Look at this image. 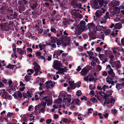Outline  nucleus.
<instances>
[{
  "label": "nucleus",
  "instance_id": "obj_1",
  "mask_svg": "<svg viewBox=\"0 0 124 124\" xmlns=\"http://www.w3.org/2000/svg\"><path fill=\"white\" fill-rule=\"evenodd\" d=\"M51 38L52 39L51 40V42L47 43L46 45H49L52 48H55L56 47V46L55 44L54 43H56V40H57V38H54L52 37H51Z\"/></svg>",
  "mask_w": 124,
  "mask_h": 124
},
{
  "label": "nucleus",
  "instance_id": "obj_2",
  "mask_svg": "<svg viewBox=\"0 0 124 124\" xmlns=\"http://www.w3.org/2000/svg\"><path fill=\"white\" fill-rule=\"evenodd\" d=\"M107 69L108 73L109 76H110L112 78H113L115 76V73L113 72V69L111 68L109 65L107 66L106 69Z\"/></svg>",
  "mask_w": 124,
  "mask_h": 124
},
{
  "label": "nucleus",
  "instance_id": "obj_3",
  "mask_svg": "<svg viewBox=\"0 0 124 124\" xmlns=\"http://www.w3.org/2000/svg\"><path fill=\"white\" fill-rule=\"evenodd\" d=\"M62 65L61 62L57 60H56L53 62V67L55 69L58 70Z\"/></svg>",
  "mask_w": 124,
  "mask_h": 124
},
{
  "label": "nucleus",
  "instance_id": "obj_4",
  "mask_svg": "<svg viewBox=\"0 0 124 124\" xmlns=\"http://www.w3.org/2000/svg\"><path fill=\"white\" fill-rule=\"evenodd\" d=\"M106 82L108 83L109 84H111L112 85H114L116 83L117 81L116 80H114V78H110L108 76L106 78Z\"/></svg>",
  "mask_w": 124,
  "mask_h": 124
},
{
  "label": "nucleus",
  "instance_id": "obj_5",
  "mask_svg": "<svg viewBox=\"0 0 124 124\" xmlns=\"http://www.w3.org/2000/svg\"><path fill=\"white\" fill-rule=\"evenodd\" d=\"M46 85V86L47 89H51L55 85L54 83L52 81H48L45 83Z\"/></svg>",
  "mask_w": 124,
  "mask_h": 124
},
{
  "label": "nucleus",
  "instance_id": "obj_6",
  "mask_svg": "<svg viewBox=\"0 0 124 124\" xmlns=\"http://www.w3.org/2000/svg\"><path fill=\"white\" fill-rule=\"evenodd\" d=\"M105 11V10L102 8L101 9L97 10L95 13V15L97 17H99L101 16L102 14L104 13Z\"/></svg>",
  "mask_w": 124,
  "mask_h": 124
},
{
  "label": "nucleus",
  "instance_id": "obj_7",
  "mask_svg": "<svg viewBox=\"0 0 124 124\" xmlns=\"http://www.w3.org/2000/svg\"><path fill=\"white\" fill-rule=\"evenodd\" d=\"M23 96L24 98H27L29 100L30 98L32 96V94L31 90H29L26 93H24L23 94Z\"/></svg>",
  "mask_w": 124,
  "mask_h": 124
},
{
  "label": "nucleus",
  "instance_id": "obj_8",
  "mask_svg": "<svg viewBox=\"0 0 124 124\" xmlns=\"http://www.w3.org/2000/svg\"><path fill=\"white\" fill-rule=\"evenodd\" d=\"M67 69L66 67L61 68L58 70V71L56 72V73L60 75L64 74V72H67Z\"/></svg>",
  "mask_w": 124,
  "mask_h": 124
},
{
  "label": "nucleus",
  "instance_id": "obj_9",
  "mask_svg": "<svg viewBox=\"0 0 124 124\" xmlns=\"http://www.w3.org/2000/svg\"><path fill=\"white\" fill-rule=\"evenodd\" d=\"M111 65L112 67H115L116 68H119L121 67L120 62L119 61H117L115 62H112Z\"/></svg>",
  "mask_w": 124,
  "mask_h": 124
},
{
  "label": "nucleus",
  "instance_id": "obj_10",
  "mask_svg": "<svg viewBox=\"0 0 124 124\" xmlns=\"http://www.w3.org/2000/svg\"><path fill=\"white\" fill-rule=\"evenodd\" d=\"M85 22L84 21H82L78 25V28L81 30L83 31L85 28Z\"/></svg>",
  "mask_w": 124,
  "mask_h": 124
},
{
  "label": "nucleus",
  "instance_id": "obj_11",
  "mask_svg": "<svg viewBox=\"0 0 124 124\" xmlns=\"http://www.w3.org/2000/svg\"><path fill=\"white\" fill-rule=\"evenodd\" d=\"M115 102V99L113 98H111L108 99V100H107L105 101L103 103V105H106V104H109L110 103L112 104H114Z\"/></svg>",
  "mask_w": 124,
  "mask_h": 124
},
{
  "label": "nucleus",
  "instance_id": "obj_12",
  "mask_svg": "<svg viewBox=\"0 0 124 124\" xmlns=\"http://www.w3.org/2000/svg\"><path fill=\"white\" fill-rule=\"evenodd\" d=\"M33 65L34 66V68L35 72H38L40 70V66L38 65L36 62H34L33 63Z\"/></svg>",
  "mask_w": 124,
  "mask_h": 124
},
{
  "label": "nucleus",
  "instance_id": "obj_13",
  "mask_svg": "<svg viewBox=\"0 0 124 124\" xmlns=\"http://www.w3.org/2000/svg\"><path fill=\"white\" fill-rule=\"evenodd\" d=\"M111 5L113 7L118 6L120 4V2L116 0H113L111 2Z\"/></svg>",
  "mask_w": 124,
  "mask_h": 124
},
{
  "label": "nucleus",
  "instance_id": "obj_14",
  "mask_svg": "<svg viewBox=\"0 0 124 124\" xmlns=\"http://www.w3.org/2000/svg\"><path fill=\"white\" fill-rule=\"evenodd\" d=\"M89 70L86 68H84L81 71L80 73L81 75L83 76L86 75L87 74Z\"/></svg>",
  "mask_w": 124,
  "mask_h": 124
},
{
  "label": "nucleus",
  "instance_id": "obj_15",
  "mask_svg": "<svg viewBox=\"0 0 124 124\" xmlns=\"http://www.w3.org/2000/svg\"><path fill=\"white\" fill-rule=\"evenodd\" d=\"M1 93L2 94V96L3 99H6L7 98V94H8V93L5 92L4 89L1 90Z\"/></svg>",
  "mask_w": 124,
  "mask_h": 124
},
{
  "label": "nucleus",
  "instance_id": "obj_16",
  "mask_svg": "<svg viewBox=\"0 0 124 124\" xmlns=\"http://www.w3.org/2000/svg\"><path fill=\"white\" fill-rule=\"evenodd\" d=\"M17 51L20 55L26 53V50L25 49H22L19 48H17Z\"/></svg>",
  "mask_w": 124,
  "mask_h": 124
},
{
  "label": "nucleus",
  "instance_id": "obj_17",
  "mask_svg": "<svg viewBox=\"0 0 124 124\" xmlns=\"http://www.w3.org/2000/svg\"><path fill=\"white\" fill-rule=\"evenodd\" d=\"M9 16H8V17L10 19H15L16 18L17 16V14L16 12H14L13 13L9 14Z\"/></svg>",
  "mask_w": 124,
  "mask_h": 124
},
{
  "label": "nucleus",
  "instance_id": "obj_18",
  "mask_svg": "<svg viewBox=\"0 0 124 124\" xmlns=\"http://www.w3.org/2000/svg\"><path fill=\"white\" fill-rule=\"evenodd\" d=\"M98 57L101 60L107 59V55L105 54H100L99 53L98 55Z\"/></svg>",
  "mask_w": 124,
  "mask_h": 124
},
{
  "label": "nucleus",
  "instance_id": "obj_19",
  "mask_svg": "<svg viewBox=\"0 0 124 124\" xmlns=\"http://www.w3.org/2000/svg\"><path fill=\"white\" fill-rule=\"evenodd\" d=\"M113 92V91L111 90L107 91L106 94H105L103 97L104 98H107L108 97H109V96L112 95V93Z\"/></svg>",
  "mask_w": 124,
  "mask_h": 124
},
{
  "label": "nucleus",
  "instance_id": "obj_20",
  "mask_svg": "<svg viewBox=\"0 0 124 124\" xmlns=\"http://www.w3.org/2000/svg\"><path fill=\"white\" fill-rule=\"evenodd\" d=\"M74 81H68V83L70 85V88L72 89H74L76 87L75 84L74 83Z\"/></svg>",
  "mask_w": 124,
  "mask_h": 124
},
{
  "label": "nucleus",
  "instance_id": "obj_21",
  "mask_svg": "<svg viewBox=\"0 0 124 124\" xmlns=\"http://www.w3.org/2000/svg\"><path fill=\"white\" fill-rule=\"evenodd\" d=\"M71 100L70 97H69L66 98H63V101L65 103L70 102Z\"/></svg>",
  "mask_w": 124,
  "mask_h": 124
},
{
  "label": "nucleus",
  "instance_id": "obj_22",
  "mask_svg": "<svg viewBox=\"0 0 124 124\" xmlns=\"http://www.w3.org/2000/svg\"><path fill=\"white\" fill-rule=\"evenodd\" d=\"M103 31L105 32V34L107 35H108L110 33V30L108 29H107L106 27H104Z\"/></svg>",
  "mask_w": 124,
  "mask_h": 124
},
{
  "label": "nucleus",
  "instance_id": "obj_23",
  "mask_svg": "<svg viewBox=\"0 0 124 124\" xmlns=\"http://www.w3.org/2000/svg\"><path fill=\"white\" fill-rule=\"evenodd\" d=\"M7 9L5 6H3L0 9V13H5L7 11Z\"/></svg>",
  "mask_w": 124,
  "mask_h": 124
},
{
  "label": "nucleus",
  "instance_id": "obj_24",
  "mask_svg": "<svg viewBox=\"0 0 124 124\" xmlns=\"http://www.w3.org/2000/svg\"><path fill=\"white\" fill-rule=\"evenodd\" d=\"M122 27V25L120 23H117L115 25V28L117 29H120Z\"/></svg>",
  "mask_w": 124,
  "mask_h": 124
},
{
  "label": "nucleus",
  "instance_id": "obj_25",
  "mask_svg": "<svg viewBox=\"0 0 124 124\" xmlns=\"http://www.w3.org/2000/svg\"><path fill=\"white\" fill-rule=\"evenodd\" d=\"M100 7L98 6V3H95L92 6V8L95 9H99L100 8Z\"/></svg>",
  "mask_w": 124,
  "mask_h": 124
},
{
  "label": "nucleus",
  "instance_id": "obj_26",
  "mask_svg": "<svg viewBox=\"0 0 124 124\" xmlns=\"http://www.w3.org/2000/svg\"><path fill=\"white\" fill-rule=\"evenodd\" d=\"M124 86V85H123V84L121 83L120 84L119 83H117L116 85V87L118 90H119L121 89L122 86Z\"/></svg>",
  "mask_w": 124,
  "mask_h": 124
},
{
  "label": "nucleus",
  "instance_id": "obj_27",
  "mask_svg": "<svg viewBox=\"0 0 124 124\" xmlns=\"http://www.w3.org/2000/svg\"><path fill=\"white\" fill-rule=\"evenodd\" d=\"M46 45H47L46 44V45L44 44H41V43H39V46L40 48L39 50H41L44 49Z\"/></svg>",
  "mask_w": 124,
  "mask_h": 124
},
{
  "label": "nucleus",
  "instance_id": "obj_28",
  "mask_svg": "<svg viewBox=\"0 0 124 124\" xmlns=\"http://www.w3.org/2000/svg\"><path fill=\"white\" fill-rule=\"evenodd\" d=\"M120 10L118 8V7H116L114 8L113 11V13L115 14H116L117 13L119 12Z\"/></svg>",
  "mask_w": 124,
  "mask_h": 124
},
{
  "label": "nucleus",
  "instance_id": "obj_29",
  "mask_svg": "<svg viewBox=\"0 0 124 124\" xmlns=\"http://www.w3.org/2000/svg\"><path fill=\"white\" fill-rule=\"evenodd\" d=\"M63 52L64 51L62 50H58L54 52L57 55L59 56L61 54H62Z\"/></svg>",
  "mask_w": 124,
  "mask_h": 124
},
{
  "label": "nucleus",
  "instance_id": "obj_30",
  "mask_svg": "<svg viewBox=\"0 0 124 124\" xmlns=\"http://www.w3.org/2000/svg\"><path fill=\"white\" fill-rule=\"evenodd\" d=\"M31 6L32 9L34 10L37 8V4L36 2H35L34 4H31Z\"/></svg>",
  "mask_w": 124,
  "mask_h": 124
},
{
  "label": "nucleus",
  "instance_id": "obj_31",
  "mask_svg": "<svg viewBox=\"0 0 124 124\" xmlns=\"http://www.w3.org/2000/svg\"><path fill=\"white\" fill-rule=\"evenodd\" d=\"M104 29V27L102 26H101L99 25H98L96 26V30L100 31L102 29Z\"/></svg>",
  "mask_w": 124,
  "mask_h": 124
},
{
  "label": "nucleus",
  "instance_id": "obj_32",
  "mask_svg": "<svg viewBox=\"0 0 124 124\" xmlns=\"http://www.w3.org/2000/svg\"><path fill=\"white\" fill-rule=\"evenodd\" d=\"M97 80V79L95 78H94L93 76L92 77V78H89L88 81L90 82H95Z\"/></svg>",
  "mask_w": 124,
  "mask_h": 124
},
{
  "label": "nucleus",
  "instance_id": "obj_33",
  "mask_svg": "<svg viewBox=\"0 0 124 124\" xmlns=\"http://www.w3.org/2000/svg\"><path fill=\"white\" fill-rule=\"evenodd\" d=\"M67 96V93L65 92H63L60 93V94L59 95V96H61L62 97L65 98Z\"/></svg>",
  "mask_w": 124,
  "mask_h": 124
},
{
  "label": "nucleus",
  "instance_id": "obj_34",
  "mask_svg": "<svg viewBox=\"0 0 124 124\" xmlns=\"http://www.w3.org/2000/svg\"><path fill=\"white\" fill-rule=\"evenodd\" d=\"M38 106H36L35 107V109L34 111V115L37 116L40 113V111H39V112H37V109Z\"/></svg>",
  "mask_w": 124,
  "mask_h": 124
},
{
  "label": "nucleus",
  "instance_id": "obj_35",
  "mask_svg": "<svg viewBox=\"0 0 124 124\" xmlns=\"http://www.w3.org/2000/svg\"><path fill=\"white\" fill-rule=\"evenodd\" d=\"M107 22L106 19L104 17L102 18L100 21V23L102 24L103 23H105Z\"/></svg>",
  "mask_w": 124,
  "mask_h": 124
},
{
  "label": "nucleus",
  "instance_id": "obj_36",
  "mask_svg": "<svg viewBox=\"0 0 124 124\" xmlns=\"http://www.w3.org/2000/svg\"><path fill=\"white\" fill-rule=\"evenodd\" d=\"M38 107L39 108V111H40V113L41 112H42L43 113H44L45 111V108H44V107H40L39 106Z\"/></svg>",
  "mask_w": 124,
  "mask_h": 124
},
{
  "label": "nucleus",
  "instance_id": "obj_37",
  "mask_svg": "<svg viewBox=\"0 0 124 124\" xmlns=\"http://www.w3.org/2000/svg\"><path fill=\"white\" fill-rule=\"evenodd\" d=\"M62 99L60 97L58 99H56L55 100V102L57 104L60 103L62 101Z\"/></svg>",
  "mask_w": 124,
  "mask_h": 124
},
{
  "label": "nucleus",
  "instance_id": "obj_38",
  "mask_svg": "<svg viewBox=\"0 0 124 124\" xmlns=\"http://www.w3.org/2000/svg\"><path fill=\"white\" fill-rule=\"evenodd\" d=\"M71 14L73 18H76L77 16V13L76 11H72L71 12Z\"/></svg>",
  "mask_w": 124,
  "mask_h": 124
},
{
  "label": "nucleus",
  "instance_id": "obj_39",
  "mask_svg": "<svg viewBox=\"0 0 124 124\" xmlns=\"http://www.w3.org/2000/svg\"><path fill=\"white\" fill-rule=\"evenodd\" d=\"M89 43L87 42V44H85L84 45V47L85 49H88L89 48Z\"/></svg>",
  "mask_w": 124,
  "mask_h": 124
},
{
  "label": "nucleus",
  "instance_id": "obj_40",
  "mask_svg": "<svg viewBox=\"0 0 124 124\" xmlns=\"http://www.w3.org/2000/svg\"><path fill=\"white\" fill-rule=\"evenodd\" d=\"M104 17L107 20L108 19L110 18V16L109 14V13L107 12H106V15L104 16Z\"/></svg>",
  "mask_w": 124,
  "mask_h": 124
},
{
  "label": "nucleus",
  "instance_id": "obj_41",
  "mask_svg": "<svg viewBox=\"0 0 124 124\" xmlns=\"http://www.w3.org/2000/svg\"><path fill=\"white\" fill-rule=\"evenodd\" d=\"M99 3V5L102 6L103 5V3H104L105 0H98Z\"/></svg>",
  "mask_w": 124,
  "mask_h": 124
},
{
  "label": "nucleus",
  "instance_id": "obj_42",
  "mask_svg": "<svg viewBox=\"0 0 124 124\" xmlns=\"http://www.w3.org/2000/svg\"><path fill=\"white\" fill-rule=\"evenodd\" d=\"M46 102H41V104L39 105V106L40 107H42V106H43V107H44V108H45L46 107Z\"/></svg>",
  "mask_w": 124,
  "mask_h": 124
},
{
  "label": "nucleus",
  "instance_id": "obj_43",
  "mask_svg": "<svg viewBox=\"0 0 124 124\" xmlns=\"http://www.w3.org/2000/svg\"><path fill=\"white\" fill-rule=\"evenodd\" d=\"M15 66V65H11L10 64H9L7 66L6 68L13 69Z\"/></svg>",
  "mask_w": 124,
  "mask_h": 124
},
{
  "label": "nucleus",
  "instance_id": "obj_44",
  "mask_svg": "<svg viewBox=\"0 0 124 124\" xmlns=\"http://www.w3.org/2000/svg\"><path fill=\"white\" fill-rule=\"evenodd\" d=\"M62 42V40H57V41L56 44L58 45V47H59V46L61 45Z\"/></svg>",
  "mask_w": 124,
  "mask_h": 124
},
{
  "label": "nucleus",
  "instance_id": "obj_45",
  "mask_svg": "<svg viewBox=\"0 0 124 124\" xmlns=\"http://www.w3.org/2000/svg\"><path fill=\"white\" fill-rule=\"evenodd\" d=\"M74 8L78 7V8H80L81 7V5L80 3H78L74 5Z\"/></svg>",
  "mask_w": 124,
  "mask_h": 124
},
{
  "label": "nucleus",
  "instance_id": "obj_46",
  "mask_svg": "<svg viewBox=\"0 0 124 124\" xmlns=\"http://www.w3.org/2000/svg\"><path fill=\"white\" fill-rule=\"evenodd\" d=\"M102 89L104 91H105L106 89H108L109 88L108 86V85H104L102 87Z\"/></svg>",
  "mask_w": 124,
  "mask_h": 124
},
{
  "label": "nucleus",
  "instance_id": "obj_47",
  "mask_svg": "<svg viewBox=\"0 0 124 124\" xmlns=\"http://www.w3.org/2000/svg\"><path fill=\"white\" fill-rule=\"evenodd\" d=\"M78 119L79 120H82V118L83 117V115L81 114H79L78 115Z\"/></svg>",
  "mask_w": 124,
  "mask_h": 124
},
{
  "label": "nucleus",
  "instance_id": "obj_48",
  "mask_svg": "<svg viewBox=\"0 0 124 124\" xmlns=\"http://www.w3.org/2000/svg\"><path fill=\"white\" fill-rule=\"evenodd\" d=\"M14 115V113L13 112H10L8 113L7 114V116L8 117H10L12 116L13 115Z\"/></svg>",
  "mask_w": 124,
  "mask_h": 124
},
{
  "label": "nucleus",
  "instance_id": "obj_49",
  "mask_svg": "<svg viewBox=\"0 0 124 124\" xmlns=\"http://www.w3.org/2000/svg\"><path fill=\"white\" fill-rule=\"evenodd\" d=\"M87 53L88 54L89 56H92L94 55V54L91 51H87Z\"/></svg>",
  "mask_w": 124,
  "mask_h": 124
},
{
  "label": "nucleus",
  "instance_id": "obj_50",
  "mask_svg": "<svg viewBox=\"0 0 124 124\" xmlns=\"http://www.w3.org/2000/svg\"><path fill=\"white\" fill-rule=\"evenodd\" d=\"M76 94L78 96H79L82 94V93L80 90H78L76 92Z\"/></svg>",
  "mask_w": 124,
  "mask_h": 124
},
{
  "label": "nucleus",
  "instance_id": "obj_51",
  "mask_svg": "<svg viewBox=\"0 0 124 124\" xmlns=\"http://www.w3.org/2000/svg\"><path fill=\"white\" fill-rule=\"evenodd\" d=\"M111 112L112 113L115 114L117 113V110L116 109H112L111 110Z\"/></svg>",
  "mask_w": 124,
  "mask_h": 124
},
{
  "label": "nucleus",
  "instance_id": "obj_52",
  "mask_svg": "<svg viewBox=\"0 0 124 124\" xmlns=\"http://www.w3.org/2000/svg\"><path fill=\"white\" fill-rule=\"evenodd\" d=\"M88 28L90 29L91 27L94 26L93 24L92 23H88Z\"/></svg>",
  "mask_w": 124,
  "mask_h": 124
},
{
  "label": "nucleus",
  "instance_id": "obj_53",
  "mask_svg": "<svg viewBox=\"0 0 124 124\" xmlns=\"http://www.w3.org/2000/svg\"><path fill=\"white\" fill-rule=\"evenodd\" d=\"M89 77L88 76H85L83 78L84 79L85 81L87 82L89 80Z\"/></svg>",
  "mask_w": 124,
  "mask_h": 124
},
{
  "label": "nucleus",
  "instance_id": "obj_54",
  "mask_svg": "<svg viewBox=\"0 0 124 124\" xmlns=\"http://www.w3.org/2000/svg\"><path fill=\"white\" fill-rule=\"evenodd\" d=\"M24 79L26 81H29V77L27 75H26L24 78Z\"/></svg>",
  "mask_w": 124,
  "mask_h": 124
},
{
  "label": "nucleus",
  "instance_id": "obj_55",
  "mask_svg": "<svg viewBox=\"0 0 124 124\" xmlns=\"http://www.w3.org/2000/svg\"><path fill=\"white\" fill-rule=\"evenodd\" d=\"M90 100L92 101L93 103H94L97 101V100L96 99V98L95 97H94L93 98H91Z\"/></svg>",
  "mask_w": 124,
  "mask_h": 124
},
{
  "label": "nucleus",
  "instance_id": "obj_56",
  "mask_svg": "<svg viewBox=\"0 0 124 124\" xmlns=\"http://www.w3.org/2000/svg\"><path fill=\"white\" fill-rule=\"evenodd\" d=\"M108 74V73H107V72L106 71H104L103 72L102 75L103 76H107Z\"/></svg>",
  "mask_w": 124,
  "mask_h": 124
},
{
  "label": "nucleus",
  "instance_id": "obj_57",
  "mask_svg": "<svg viewBox=\"0 0 124 124\" xmlns=\"http://www.w3.org/2000/svg\"><path fill=\"white\" fill-rule=\"evenodd\" d=\"M36 54L37 56H38L39 57L41 55V53L40 52L38 51L36 52Z\"/></svg>",
  "mask_w": 124,
  "mask_h": 124
},
{
  "label": "nucleus",
  "instance_id": "obj_58",
  "mask_svg": "<svg viewBox=\"0 0 124 124\" xmlns=\"http://www.w3.org/2000/svg\"><path fill=\"white\" fill-rule=\"evenodd\" d=\"M77 2V1L75 0H73L72 1L71 3L74 6V5L76 4Z\"/></svg>",
  "mask_w": 124,
  "mask_h": 124
},
{
  "label": "nucleus",
  "instance_id": "obj_59",
  "mask_svg": "<svg viewBox=\"0 0 124 124\" xmlns=\"http://www.w3.org/2000/svg\"><path fill=\"white\" fill-rule=\"evenodd\" d=\"M51 31L54 33H55L56 31L55 29L54 28H51L50 29Z\"/></svg>",
  "mask_w": 124,
  "mask_h": 124
},
{
  "label": "nucleus",
  "instance_id": "obj_60",
  "mask_svg": "<svg viewBox=\"0 0 124 124\" xmlns=\"http://www.w3.org/2000/svg\"><path fill=\"white\" fill-rule=\"evenodd\" d=\"M52 121V120L51 119H48L46 121V123L49 124Z\"/></svg>",
  "mask_w": 124,
  "mask_h": 124
},
{
  "label": "nucleus",
  "instance_id": "obj_61",
  "mask_svg": "<svg viewBox=\"0 0 124 124\" xmlns=\"http://www.w3.org/2000/svg\"><path fill=\"white\" fill-rule=\"evenodd\" d=\"M40 87L39 88V89L40 90H41L43 88V84L40 83L39 84Z\"/></svg>",
  "mask_w": 124,
  "mask_h": 124
},
{
  "label": "nucleus",
  "instance_id": "obj_62",
  "mask_svg": "<svg viewBox=\"0 0 124 124\" xmlns=\"http://www.w3.org/2000/svg\"><path fill=\"white\" fill-rule=\"evenodd\" d=\"M89 87L91 90H92L94 89V87L93 85H90Z\"/></svg>",
  "mask_w": 124,
  "mask_h": 124
},
{
  "label": "nucleus",
  "instance_id": "obj_63",
  "mask_svg": "<svg viewBox=\"0 0 124 124\" xmlns=\"http://www.w3.org/2000/svg\"><path fill=\"white\" fill-rule=\"evenodd\" d=\"M74 101L76 104H78L79 103V100L78 99H76L74 100Z\"/></svg>",
  "mask_w": 124,
  "mask_h": 124
},
{
  "label": "nucleus",
  "instance_id": "obj_64",
  "mask_svg": "<svg viewBox=\"0 0 124 124\" xmlns=\"http://www.w3.org/2000/svg\"><path fill=\"white\" fill-rule=\"evenodd\" d=\"M118 8H119V10H120L123 9V10L124 9V6L123 5L121 6H120L118 7Z\"/></svg>",
  "mask_w": 124,
  "mask_h": 124
}]
</instances>
